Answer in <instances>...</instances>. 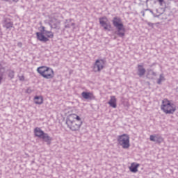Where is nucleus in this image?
<instances>
[{
  "label": "nucleus",
  "mask_w": 178,
  "mask_h": 178,
  "mask_svg": "<svg viewBox=\"0 0 178 178\" xmlns=\"http://www.w3.org/2000/svg\"><path fill=\"white\" fill-rule=\"evenodd\" d=\"M162 81H165V76L163 74H160L159 79L157 80V84H162Z\"/></svg>",
  "instance_id": "aec40b11"
},
{
  "label": "nucleus",
  "mask_w": 178,
  "mask_h": 178,
  "mask_svg": "<svg viewBox=\"0 0 178 178\" xmlns=\"http://www.w3.org/2000/svg\"><path fill=\"white\" fill-rule=\"evenodd\" d=\"M37 72L44 79H53L54 76V70L49 67L41 66L37 68Z\"/></svg>",
  "instance_id": "20e7f679"
},
{
  "label": "nucleus",
  "mask_w": 178,
  "mask_h": 178,
  "mask_svg": "<svg viewBox=\"0 0 178 178\" xmlns=\"http://www.w3.org/2000/svg\"><path fill=\"white\" fill-rule=\"evenodd\" d=\"M26 92L27 94H31V92H33V90H31V88H29L26 90Z\"/></svg>",
  "instance_id": "5701e85b"
},
{
  "label": "nucleus",
  "mask_w": 178,
  "mask_h": 178,
  "mask_svg": "<svg viewBox=\"0 0 178 178\" xmlns=\"http://www.w3.org/2000/svg\"><path fill=\"white\" fill-rule=\"evenodd\" d=\"M72 27V26H74V23H71V24H70Z\"/></svg>",
  "instance_id": "2f4dec72"
},
{
  "label": "nucleus",
  "mask_w": 178,
  "mask_h": 178,
  "mask_svg": "<svg viewBox=\"0 0 178 178\" xmlns=\"http://www.w3.org/2000/svg\"><path fill=\"white\" fill-rule=\"evenodd\" d=\"M44 134L45 132H44V131H42L40 127H36L34 129V134L35 137H38L39 138H41L43 134Z\"/></svg>",
  "instance_id": "9b49d317"
},
{
  "label": "nucleus",
  "mask_w": 178,
  "mask_h": 178,
  "mask_svg": "<svg viewBox=\"0 0 178 178\" xmlns=\"http://www.w3.org/2000/svg\"><path fill=\"white\" fill-rule=\"evenodd\" d=\"M19 80L20 81H24V76H19Z\"/></svg>",
  "instance_id": "393cba45"
},
{
  "label": "nucleus",
  "mask_w": 178,
  "mask_h": 178,
  "mask_svg": "<svg viewBox=\"0 0 178 178\" xmlns=\"http://www.w3.org/2000/svg\"><path fill=\"white\" fill-rule=\"evenodd\" d=\"M3 1H5L6 2H8V1H9V0H3Z\"/></svg>",
  "instance_id": "473e14b6"
},
{
  "label": "nucleus",
  "mask_w": 178,
  "mask_h": 178,
  "mask_svg": "<svg viewBox=\"0 0 178 178\" xmlns=\"http://www.w3.org/2000/svg\"><path fill=\"white\" fill-rule=\"evenodd\" d=\"M99 24L103 27L105 31H111L112 29V26L108 21V18L106 17H102L99 19Z\"/></svg>",
  "instance_id": "423d86ee"
},
{
  "label": "nucleus",
  "mask_w": 178,
  "mask_h": 178,
  "mask_svg": "<svg viewBox=\"0 0 178 178\" xmlns=\"http://www.w3.org/2000/svg\"><path fill=\"white\" fill-rule=\"evenodd\" d=\"M105 66V60L104 59H97L96 60L94 65L93 70L97 73V72H101Z\"/></svg>",
  "instance_id": "0eeeda50"
},
{
  "label": "nucleus",
  "mask_w": 178,
  "mask_h": 178,
  "mask_svg": "<svg viewBox=\"0 0 178 178\" xmlns=\"http://www.w3.org/2000/svg\"><path fill=\"white\" fill-rule=\"evenodd\" d=\"M13 2H19V0H11Z\"/></svg>",
  "instance_id": "7c9ffc66"
},
{
  "label": "nucleus",
  "mask_w": 178,
  "mask_h": 178,
  "mask_svg": "<svg viewBox=\"0 0 178 178\" xmlns=\"http://www.w3.org/2000/svg\"><path fill=\"white\" fill-rule=\"evenodd\" d=\"M157 2H159L161 6H163V3H165V1L163 0H157Z\"/></svg>",
  "instance_id": "4be33fe9"
},
{
  "label": "nucleus",
  "mask_w": 178,
  "mask_h": 178,
  "mask_svg": "<svg viewBox=\"0 0 178 178\" xmlns=\"http://www.w3.org/2000/svg\"><path fill=\"white\" fill-rule=\"evenodd\" d=\"M145 72L146 70H145V68H144V65L141 64H138L137 67L138 76H139L140 77H143V76L145 75Z\"/></svg>",
  "instance_id": "1a4fd4ad"
},
{
  "label": "nucleus",
  "mask_w": 178,
  "mask_h": 178,
  "mask_svg": "<svg viewBox=\"0 0 178 178\" xmlns=\"http://www.w3.org/2000/svg\"><path fill=\"white\" fill-rule=\"evenodd\" d=\"M117 141L123 149H129L130 148V136L129 135L124 134L118 136Z\"/></svg>",
  "instance_id": "39448f33"
},
{
  "label": "nucleus",
  "mask_w": 178,
  "mask_h": 178,
  "mask_svg": "<svg viewBox=\"0 0 178 178\" xmlns=\"http://www.w3.org/2000/svg\"><path fill=\"white\" fill-rule=\"evenodd\" d=\"M138 166H140V164L132 163L129 167L130 172L132 173H137V172H138Z\"/></svg>",
  "instance_id": "ddd939ff"
},
{
  "label": "nucleus",
  "mask_w": 178,
  "mask_h": 178,
  "mask_svg": "<svg viewBox=\"0 0 178 178\" xmlns=\"http://www.w3.org/2000/svg\"><path fill=\"white\" fill-rule=\"evenodd\" d=\"M44 35L45 34L44 32H42V29L40 30V32L36 33L37 38L39 40V41H42V42H47V41H49V39H48V38L45 37Z\"/></svg>",
  "instance_id": "6e6552de"
},
{
  "label": "nucleus",
  "mask_w": 178,
  "mask_h": 178,
  "mask_svg": "<svg viewBox=\"0 0 178 178\" xmlns=\"http://www.w3.org/2000/svg\"><path fill=\"white\" fill-rule=\"evenodd\" d=\"M147 24H148V26H150V27H152V26H154V24H152L151 22H149Z\"/></svg>",
  "instance_id": "cd10ccee"
},
{
  "label": "nucleus",
  "mask_w": 178,
  "mask_h": 178,
  "mask_svg": "<svg viewBox=\"0 0 178 178\" xmlns=\"http://www.w3.org/2000/svg\"><path fill=\"white\" fill-rule=\"evenodd\" d=\"M150 141H154V143H158L159 144H161V143L163 141V138L159 135H151Z\"/></svg>",
  "instance_id": "9d476101"
},
{
  "label": "nucleus",
  "mask_w": 178,
  "mask_h": 178,
  "mask_svg": "<svg viewBox=\"0 0 178 178\" xmlns=\"http://www.w3.org/2000/svg\"><path fill=\"white\" fill-rule=\"evenodd\" d=\"M145 10H149V9H146Z\"/></svg>",
  "instance_id": "72a5a7b5"
},
{
  "label": "nucleus",
  "mask_w": 178,
  "mask_h": 178,
  "mask_svg": "<svg viewBox=\"0 0 178 178\" xmlns=\"http://www.w3.org/2000/svg\"><path fill=\"white\" fill-rule=\"evenodd\" d=\"M40 29H42V33L48 37V38H54V33L52 31L45 30V26H41Z\"/></svg>",
  "instance_id": "f8f14e48"
},
{
  "label": "nucleus",
  "mask_w": 178,
  "mask_h": 178,
  "mask_svg": "<svg viewBox=\"0 0 178 178\" xmlns=\"http://www.w3.org/2000/svg\"><path fill=\"white\" fill-rule=\"evenodd\" d=\"M161 109L164 113H166V115H173L175 112H176V106L168 99H164L162 101Z\"/></svg>",
  "instance_id": "7ed1b4c3"
},
{
  "label": "nucleus",
  "mask_w": 178,
  "mask_h": 178,
  "mask_svg": "<svg viewBox=\"0 0 178 178\" xmlns=\"http://www.w3.org/2000/svg\"><path fill=\"white\" fill-rule=\"evenodd\" d=\"M40 138L45 143H47L48 145L51 144V142L52 141V138H51L47 133H44Z\"/></svg>",
  "instance_id": "2eb2a0df"
},
{
  "label": "nucleus",
  "mask_w": 178,
  "mask_h": 178,
  "mask_svg": "<svg viewBox=\"0 0 178 178\" xmlns=\"http://www.w3.org/2000/svg\"><path fill=\"white\" fill-rule=\"evenodd\" d=\"M65 29H70L71 25L69 24H66V25L65 26Z\"/></svg>",
  "instance_id": "bb28decb"
},
{
  "label": "nucleus",
  "mask_w": 178,
  "mask_h": 178,
  "mask_svg": "<svg viewBox=\"0 0 178 178\" xmlns=\"http://www.w3.org/2000/svg\"><path fill=\"white\" fill-rule=\"evenodd\" d=\"M116 97L115 96H111V99L109 102H108V105L111 106V108H116L117 104H116Z\"/></svg>",
  "instance_id": "dca6fc26"
},
{
  "label": "nucleus",
  "mask_w": 178,
  "mask_h": 178,
  "mask_svg": "<svg viewBox=\"0 0 178 178\" xmlns=\"http://www.w3.org/2000/svg\"><path fill=\"white\" fill-rule=\"evenodd\" d=\"M143 16H145V13L144 11L141 12Z\"/></svg>",
  "instance_id": "c756f323"
},
{
  "label": "nucleus",
  "mask_w": 178,
  "mask_h": 178,
  "mask_svg": "<svg viewBox=\"0 0 178 178\" xmlns=\"http://www.w3.org/2000/svg\"><path fill=\"white\" fill-rule=\"evenodd\" d=\"M150 74L152 76H154V77H156V72H155L154 71H150Z\"/></svg>",
  "instance_id": "b1692460"
},
{
  "label": "nucleus",
  "mask_w": 178,
  "mask_h": 178,
  "mask_svg": "<svg viewBox=\"0 0 178 178\" xmlns=\"http://www.w3.org/2000/svg\"><path fill=\"white\" fill-rule=\"evenodd\" d=\"M3 27L12 29V27H13V22H10L9 19H5L3 23Z\"/></svg>",
  "instance_id": "f3484780"
},
{
  "label": "nucleus",
  "mask_w": 178,
  "mask_h": 178,
  "mask_svg": "<svg viewBox=\"0 0 178 178\" xmlns=\"http://www.w3.org/2000/svg\"><path fill=\"white\" fill-rule=\"evenodd\" d=\"M4 74H5V67H3L2 64H0V85L2 84Z\"/></svg>",
  "instance_id": "a211bd4d"
},
{
  "label": "nucleus",
  "mask_w": 178,
  "mask_h": 178,
  "mask_svg": "<svg viewBox=\"0 0 178 178\" xmlns=\"http://www.w3.org/2000/svg\"><path fill=\"white\" fill-rule=\"evenodd\" d=\"M8 77H10V79H14L15 78V71L13 70H10L8 72Z\"/></svg>",
  "instance_id": "412c9836"
},
{
  "label": "nucleus",
  "mask_w": 178,
  "mask_h": 178,
  "mask_svg": "<svg viewBox=\"0 0 178 178\" xmlns=\"http://www.w3.org/2000/svg\"><path fill=\"white\" fill-rule=\"evenodd\" d=\"M66 124L72 131H79L83 125V120L78 115L71 114L66 120Z\"/></svg>",
  "instance_id": "f257e3e1"
},
{
  "label": "nucleus",
  "mask_w": 178,
  "mask_h": 178,
  "mask_svg": "<svg viewBox=\"0 0 178 178\" xmlns=\"http://www.w3.org/2000/svg\"><path fill=\"white\" fill-rule=\"evenodd\" d=\"M17 45H18V47H22V42H18Z\"/></svg>",
  "instance_id": "c85d7f7f"
},
{
  "label": "nucleus",
  "mask_w": 178,
  "mask_h": 178,
  "mask_svg": "<svg viewBox=\"0 0 178 178\" xmlns=\"http://www.w3.org/2000/svg\"><path fill=\"white\" fill-rule=\"evenodd\" d=\"M34 102L36 105H41L44 102V99L41 96H36L34 97Z\"/></svg>",
  "instance_id": "6ab92c4d"
},
{
  "label": "nucleus",
  "mask_w": 178,
  "mask_h": 178,
  "mask_svg": "<svg viewBox=\"0 0 178 178\" xmlns=\"http://www.w3.org/2000/svg\"><path fill=\"white\" fill-rule=\"evenodd\" d=\"M113 25L115 29H117L116 34L118 37H124V33H126V29H124V25L122 22V19L119 17H115L112 21Z\"/></svg>",
  "instance_id": "f03ea898"
},
{
  "label": "nucleus",
  "mask_w": 178,
  "mask_h": 178,
  "mask_svg": "<svg viewBox=\"0 0 178 178\" xmlns=\"http://www.w3.org/2000/svg\"><path fill=\"white\" fill-rule=\"evenodd\" d=\"M50 27L51 29H56V24H54V25H52L51 24H50Z\"/></svg>",
  "instance_id": "a878e982"
},
{
  "label": "nucleus",
  "mask_w": 178,
  "mask_h": 178,
  "mask_svg": "<svg viewBox=\"0 0 178 178\" xmlns=\"http://www.w3.org/2000/svg\"><path fill=\"white\" fill-rule=\"evenodd\" d=\"M81 95L84 99H94V98H95L94 95H92L91 92H83Z\"/></svg>",
  "instance_id": "4468645a"
}]
</instances>
